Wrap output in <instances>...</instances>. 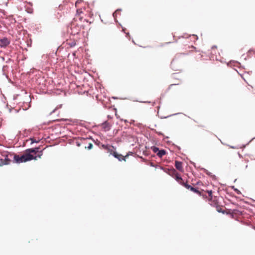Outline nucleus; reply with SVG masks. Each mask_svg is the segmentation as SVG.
Masks as SVG:
<instances>
[{
	"label": "nucleus",
	"mask_w": 255,
	"mask_h": 255,
	"mask_svg": "<svg viewBox=\"0 0 255 255\" xmlns=\"http://www.w3.org/2000/svg\"><path fill=\"white\" fill-rule=\"evenodd\" d=\"M77 145L79 146L80 145V143L79 142H77Z\"/></svg>",
	"instance_id": "nucleus-17"
},
{
	"label": "nucleus",
	"mask_w": 255,
	"mask_h": 255,
	"mask_svg": "<svg viewBox=\"0 0 255 255\" xmlns=\"http://www.w3.org/2000/svg\"><path fill=\"white\" fill-rule=\"evenodd\" d=\"M88 139H83L81 140V143H86L88 141Z\"/></svg>",
	"instance_id": "nucleus-16"
},
{
	"label": "nucleus",
	"mask_w": 255,
	"mask_h": 255,
	"mask_svg": "<svg viewBox=\"0 0 255 255\" xmlns=\"http://www.w3.org/2000/svg\"><path fill=\"white\" fill-rule=\"evenodd\" d=\"M93 147V144L92 143H88V145L87 146H85V148L88 149H91Z\"/></svg>",
	"instance_id": "nucleus-13"
},
{
	"label": "nucleus",
	"mask_w": 255,
	"mask_h": 255,
	"mask_svg": "<svg viewBox=\"0 0 255 255\" xmlns=\"http://www.w3.org/2000/svg\"><path fill=\"white\" fill-rule=\"evenodd\" d=\"M112 155H113L115 158L118 159L119 161H122V160L126 161V157L128 156V155L124 156L121 154H119L115 150L114 151V152L113 153V154Z\"/></svg>",
	"instance_id": "nucleus-4"
},
{
	"label": "nucleus",
	"mask_w": 255,
	"mask_h": 255,
	"mask_svg": "<svg viewBox=\"0 0 255 255\" xmlns=\"http://www.w3.org/2000/svg\"><path fill=\"white\" fill-rule=\"evenodd\" d=\"M102 147L103 149L107 150L108 152L110 153L111 155L116 150V148L114 147V146L109 144H102Z\"/></svg>",
	"instance_id": "nucleus-3"
},
{
	"label": "nucleus",
	"mask_w": 255,
	"mask_h": 255,
	"mask_svg": "<svg viewBox=\"0 0 255 255\" xmlns=\"http://www.w3.org/2000/svg\"><path fill=\"white\" fill-rule=\"evenodd\" d=\"M216 50H217V46H213L212 47V51L211 52V54H216Z\"/></svg>",
	"instance_id": "nucleus-11"
},
{
	"label": "nucleus",
	"mask_w": 255,
	"mask_h": 255,
	"mask_svg": "<svg viewBox=\"0 0 255 255\" xmlns=\"http://www.w3.org/2000/svg\"><path fill=\"white\" fill-rule=\"evenodd\" d=\"M68 44L70 46V47H74L76 45V43L75 41H70V42H68Z\"/></svg>",
	"instance_id": "nucleus-10"
},
{
	"label": "nucleus",
	"mask_w": 255,
	"mask_h": 255,
	"mask_svg": "<svg viewBox=\"0 0 255 255\" xmlns=\"http://www.w3.org/2000/svg\"><path fill=\"white\" fill-rule=\"evenodd\" d=\"M9 44V40L6 38H4L0 40V47H6Z\"/></svg>",
	"instance_id": "nucleus-5"
},
{
	"label": "nucleus",
	"mask_w": 255,
	"mask_h": 255,
	"mask_svg": "<svg viewBox=\"0 0 255 255\" xmlns=\"http://www.w3.org/2000/svg\"><path fill=\"white\" fill-rule=\"evenodd\" d=\"M175 166L176 168L180 171H183V167L182 166V163L180 161H176L175 163Z\"/></svg>",
	"instance_id": "nucleus-6"
},
{
	"label": "nucleus",
	"mask_w": 255,
	"mask_h": 255,
	"mask_svg": "<svg viewBox=\"0 0 255 255\" xmlns=\"http://www.w3.org/2000/svg\"><path fill=\"white\" fill-rule=\"evenodd\" d=\"M29 140L31 141V142H30L31 144H32L33 143H37V142H38V141L36 140L33 138H30L29 139H27V141H29Z\"/></svg>",
	"instance_id": "nucleus-12"
},
{
	"label": "nucleus",
	"mask_w": 255,
	"mask_h": 255,
	"mask_svg": "<svg viewBox=\"0 0 255 255\" xmlns=\"http://www.w3.org/2000/svg\"><path fill=\"white\" fill-rule=\"evenodd\" d=\"M104 128H105V131L109 130L110 129V127L107 124L104 125Z\"/></svg>",
	"instance_id": "nucleus-14"
},
{
	"label": "nucleus",
	"mask_w": 255,
	"mask_h": 255,
	"mask_svg": "<svg viewBox=\"0 0 255 255\" xmlns=\"http://www.w3.org/2000/svg\"><path fill=\"white\" fill-rule=\"evenodd\" d=\"M173 62H174V60H173L172 62H171V64H173Z\"/></svg>",
	"instance_id": "nucleus-19"
},
{
	"label": "nucleus",
	"mask_w": 255,
	"mask_h": 255,
	"mask_svg": "<svg viewBox=\"0 0 255 255\" xmlns=\"http://www.w3.org/2000/svg\"><path fill=\"white\" fill-rule=\"evenodd\" d=\"M39 147L27 149L22 155H14L13 160L15 163H20L26 162L32 159L36 160L38 158H41L42 151H39Z\"/></svg>",
	"instance_id": "nucleus-2"
},
{
	"label": "nucleus",
	"mask_w": 255,
	"mask_h": 255,
	"mask_svg": "<svg viewBox=\"0 0 255 255\" xmlns=\"http://www.w3.org/2000/svg\"><path fill=\"white\" fill-rule=\"evenodd\" d=\"M175 179V180L179 183L180 185H182L186 189L190 190V191L197 193L200 196H202L203 198L205 199H206L208 201L209 203L213 206H217L218 205V202L217 200L213 198L212 195V190H208L207 191H205L204 190L199 191L197 190L196 188L192 187L190 185L187 183V181H184V180L180 176L178 173L177 174L173 177Z\"/></svg>",
	"instance_id": "nucleus-1"
},
{
	"label": "nucleus",
	"mask_w": 255,
	"mask_h": 255,
	"mask_svg": "<svg viewBox=\"0 0 255 255\" xmlns=\"http://www.w3.org/2000/svg\"><path fill=\"white\" fill-rule=\"evenodd\" d=\"M10 162V160L7 158H5L4 159H0V166L8 164Z\"/></svg>",
	"instance_id": "nucleus-8"
},
{
	"label": "nucleus",
	"mask_w": 255,
	"mask_h": 255,
	"mask_svg": "<svg viewBox=\"0 0 255 255\" xmlns=\"http://www.w3.org/2000/svg\"><path fill=\"white\" fill-rule=\"evenodd\" d=\"M166 154V151L164 150H159V151L157 152V155L160 157H161L163 155H164Z\"/></svg>",
	"instance_id": "nucleus-9"
},
{
	"label": "nucleus",
	"mask_w": 255,
	"mask_h": 255,
	"mask_svg": "<svg viewBox=\"0 0 255 255\" xmlns=\"http://www.w3.org/2000/svg\"><path fill=\"white\" fill-rule=\"evenodd\" d=\"M166 172L169 175L172 176L173 177H174L178 172L176 171V170L174 168H171L170 169H168L167 171H166Z\"/></svg>",
	"instance_id": "nucleus-7"
},
{
	"label": "nucleus",
	"mask_w": 255,
	"mask_h": 255,
	"mask_svg": "<svg viewBox=\"0 0 255 255\" xmlns=\"http://www.w3.org/2000/svg\"><path fill=\"white\" fill-rule=\"evenodd\" d=\"M217 211H218V212H221L220 210H219L218 209V208H217Z\"/></svg>",
	"instance_id": "nucleus-18"
},
{
	"label": "nucleus",
	"mask_w": 255,
	"mask_h": 255,
	"mask_svg": "<svg viewBox=\"0 0 255 255\" xmlns=\"http://www.w3.org/2000/svg\"><path fill=\"white\" fill-rule=\"evenodd\" d=\"M159 148L158 147H153V151L154 152H158L159 151Z\"/></svg>",
	"instance_id": "nucleus-15"
}]
</instances>
